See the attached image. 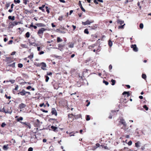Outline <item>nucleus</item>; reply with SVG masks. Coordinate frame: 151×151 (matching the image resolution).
Returning <instances> with one entry per match:
<instances>
[{"mask_svg":"<svg viewBox=\"0 0 151 151\" xmlns=\"http://www.w3.org/2000/svg\"><path fill=\"white\" fill-rule=\"evenodd\" d=\"M78 5L80 7V8H81V10L83 12H86V10L82 6V4L81 3V1H79Z\"/></svg>","mask_w":151,"mask_h":151,"instance_id":"10","label":"nucleus"},{"mask_svg":"<svg viewBox=\"0 0 151 151\" xmlns=\"http://www.w3.org/2000/svg\"><path fill=\"white\" fill-rule=\"evenodd\" d=\"M131 47L133 48V50L134 52H137L138 51V48L136 44L131 45Z\"/></svg>","mask_w":151,"mask_h":151,"instance_id":"4","label":"nucleus"},{"mask_svg":"<svg viewBox=\"0 0 151 151\" xmlns=\"http://www.w3.org/2000/svg\"><path fill=\"white\" fill-rule=\"evenodd\" d=\"M35 65H36L37 66H40V65H41V64H35Z\"/></svg>","mask_w":151,"mask_h":151,"instance_id":"63","label":"nucleus"},{"mask_svg":"<svg viewBox=\"0 0 151 151\" xmlns=\"http://www.w3.org/2000/svg\"><path fill=\"white\" fill-rule=\"evenodd\" d=\"M96 148H97L99 147L100 144L98 143H97L96 144Z\"/></svg>","mask_w":151,"mask_h":151,"instance_id":"48","label":"nucleus"},{"mask_svg":"<svg viewBox=\"0 0 151 151\" xmlns=\"http://www.w3.org/2000/svg\"><path fill=\"white\" fill-rule=\"evenodd\" d=\"M45 77L46 78L45 81L46 82H47L48 81V80L49 79V77L47 76H45Z\"/></svg>","mask_w":151,"mask_h":151,"instance_id":"41","label":"nucleus"},{"mask_svg":"<svg viewBox=\"0 0 151 151\" xmlns=\"http://www.w3.org/2000/svg\"><path fill=\"white\" fill-rule=\"evenodd\" d=\"M8 19H9L14 20V16H13L12 17L11 16H10L8 17Z\"/></svg>","mask_w":151,"mask_h":151,"instance_id":"29","label":"nucleus"},{"mask_svg":"<svg viewBox=\"0 0 151 151\" xmlns=\"http://www.w3.org/2000/svg\"><path fill=\"white\" fill-rule=\"evenodd\" d=\"M112 66L111 65H110L109 66V70H111L112 69Z\"/></svg>","mask_w":151,"mask_h":151,"instance_id":"51","label":"nucleus"},{"mask_svg":"<svg viewBox=\"0 0 151 151\" xmlns=\"http://www.w3.org/2000/svg\"><path fill=\"white\" fill-rule=\"evenodd\" d=\"M52 114H54L55 116H57V112L56 110L54 108L52 109Z\"/></svg>","mask_w":151,"mask_h":151,"instance_id":"13","label":"nucleus"},{"mask_svg":"<svg viewBox=\"0 0 151 151\" xmlns=\"http://www.w3.org/2000/svg\"><path fill=\"white\" fill-rule=\"evenodd\" d=\"M112 42L111 41L109 40L108 42V45L110 47H111L112 45Z\"/></svg>","mask_w":151,"mask_h":151,"instance_id":"17","label":"nucleus"},{"mask_svg":"<svg viewBox=\"0 0 151 151\" xmlns=\"http://www.w3.org/2000/svg\"><path fill=\"white\" fill-rule=\"evenodd\" d=\"M66 133L70 135V136H74V134L75 133H74L73 132H67Z\"/></svg>","mask_w":151,"mask_h":151,"instance_id":"19","label":"nucleus"},{"mask_svg":"<svg viewBox=\"0 0 151 151\" xmlns=\"http://www.w3.org/2000/svg\"><path fill=\"white\" fill-rule=\"evenodd\" d=\"M143 107L147 111L148 109V107L146 105H144L143 106Z\"/></svg>","mask_w":151,"mask_h":151,"instance_id":"33","label":"nucleus"},{"mask_svg":"<svg viewBox=\"0 0 151 151\" xmlns=\"http://www.w3.org/2000/svg\"><path fill=\"white\" fill-rule=\"evenodd\" d=\"M51 128L54 131H55L56 129H57V127H54L53 126H51Z\"/></svg>","mask_w":151,"mask_h":151,"instance_id":"26","label":"nucleus"},{"mask_svg":"<svg viewBox=\"0 0 151 151\" xmlns=\"http://www.w3.org/2000/svg\"><path fill=\"white\" fill-rule=\"evenodd\" d=\"M125 25V24H124L123 25H120L118 26V28L119 29H123L124 28V26Z\"/></svg>","mask_w":151,"mask_h":151,"instance_id":"23","label":"nucleus"},{"mask_svg":"<svg viewBox=\"0 0 151 151\" xmlns=\"http://www.w3.org/2000/svg\"><path fill=\"white\" fill-rule=\"evenodd\" d=\"M59 0L60 2H62L63 3H65L66 2L64 0Z\"/></svg>","mask_w":151,"mask_h":151,"instance_id":"53","label":"nucleus"},{"mask_svg":"<svg viewBox=\"0 0 151 151\" xmlns=\"http://www.w3.org/2000/svg\"><path fill=\"white\" fill-rule=\"evenodd\" d=\"M8 146V145H4L3 147V149L5 150H7L9 149Z\"/></svg>","mask_w":151,"mask_h":151,"instance_id":"18","label":"nucleus"},{"mask_svg":"<svg viewBox=\"0 0 151 151\" xmlns=\"http://www.w3.org/2000/svg\"><path fill=\"white\" fill-rule=\"evenodd\" d=\"M74 46V45L73 44L71 43L70 44L68 45V47L70 48H73Z\"/></svg>","mask_w":151,"mask_h":151,"instance_id":"36","label":"nucleus"},{"mask_svg":"<svg viewBox=\"0 0 151 151\" xmlns=\"http://www.w3.org/2000/svg\"><path fill=\"white\" fill-rule=\"evenodd\" d=\"M23 65L21 63H19L18 64V67L19 68H21L23 67Z\"/></svg>","mask_w":151,"mask_h":151,"instance_id":"42","label":"nucleus"},{"mask_svg":"<svg viewBox=\"0 0 151 151\" xmlns=\"http://www.w3.org/2000/svg\"><path fill=\"white\" fill-rule=\"evenodd\" d=\"M94 22V21L93 20H91L90 21L88 20L85 22H82V24L83 25H85L87 24H90L91 23L93 22Z\"/></svg>","mask_w":151,"mask_h":151,"instance_id":"3","label":"nucleus"},{"mask_svg":"<svg viewBox=\"0 0 151 151\" xmlns=\"http://www.w3.org/2000/svg\"><path fill=\"white\" fill-rule=\"evenodd\" d=\"M46 29L44 28H42L39 29L37 32V34L39 35L42 37V36L43 35L44 32Z\"/></svg>","mask_w":151,"mask_h":151,"instance_id":"2","label":"nucleus"},{"mask_svg":"<svg viewBox=\"0 0 151 151\" xmlns=\"http://www.w3.org/2000/svg\"><path fill=\"white\" fill-rule=\"evenodd\" d=\"M100 50L99 49V46L98 47V48H97L96 49H94L93 50V51L94 52H95L96 51L97 52H99L100 51Z\"/></svg>","mask_w":151,"mask_h":151,"instance_id":"22","label":"nucleus"},{"mask_svg":"<svg viewBox=\"0 0 151 151\" xmlns=\"http://www.w3.org/2000/svg\"><path fill=\"white\" fill-rule=\"evenodd\" d=\"M84 33L85 34H88L89 33L88 30L87 29H85L84 30Z\"/></svg>","mask_w":151,"mask_h":151,"instance_id":"25","label":"nucleus"},{"mask_svg":"<svg viewBox=\"0 0 151 151\" xmlns=\"http://www.w3.org/2000/svg\"><path fill=\"white\" fill-rule=\"evenodd\" d=\"M44 105V103L41 104L40 105V106L41 107H42Z\"/></svg>","mask_w":151,"mask_h":151,"instance_id":"64","label":"nucleus"},{"mask_svg":"<svg viewBox=\"0 0 151 151\" xmlns=\"http://www.w3.org/2000/svg\"><path fill=\"white\" fill-rule=\"evenodd\" d=\"M58 49L61 50L63 49V47L65 46L64 43H63V44H59L58 45Z\"/></svg>","mask_w":151,"mask_h":151,"instance_id":"7","label":"nucleus"},{"mask_svg":"<svg viewBox=\"0 0 151 151\" xmlns=\"http://www.w3.org/2000/svg\"><path fill=\"white\" fill-rule=\"evenodd\" d=\"M121 124H122L123 125V126L121 127V129H123L124 131H127L128 132H130L131 131V129H129V128L127 127V126L126 122H125L124 119H120V120L119 122V124H118V125L120 126V125Z\"/></svg>","mask_w":151,"mask_h":151,"instance_id":"1","label":"nucleus"},{"mask_svg":"<svg viewBox=\"0 0 151 151\" xmlns=\"http://www.w3.org/2000/svg\"><path fill=\"white\" fill-rule=\"evenodd\" d=\"M94 2L96 4H98V2L96 0H94Z\"/></svg>","mask_w":151,"mask_h":151,"instance_id":"56","label":"nucleus"},{"mask_svg":"<svg viewBox=\"0 0 151 151\" xmlns=\"http://www.w3.org/2000/svg\"><path fill=\"white\" fill-rule=\"evenodd\" d=\"M19 22H14L9 24V28H12L14 26L18 24Z\"/></svg>","mask_w":151,"mask_h":151,"instance_id":"5","label":"nucleus"},{"mask_svg":"<svg viewBox=\"0 0 151 151\" xmlns=\"http://www.w3.org/2000/svg\"><path fill=\"white\" fill-rule=\"evenodd\" d=\"M132 143V142L131 141H130L128 143V145H131Z\"/></svg>","mask_w":151,"mask_h":151,"instance_id":"52","label":"nucleus"},{"mask_svg":"<svg viewBox=\"0 0 151 151\" xmlns=\"http://www.w3.org/2000/svg\"><path fill=\"white\" fill-rule=\"evenodd\" d=\"M21 46L23 48H26V46L25 45L22 44L21 45Z\"/></svg>","mask_w":151,"mask_h":151,"instance_id":"47","label":"nucleus"},{"mask_svg":"<svg viewBox=\"0 0 151 151\" xmlns=\"http://www.w3.org/2000/svg\"><path fill=\"white\" fill-rule=\"evenodd\" d=\"M26 106V105L22 103L19 105V107L20 109H22Z\"/></svg>","mask_w":151,"mask_h":151,"instance_id":"15","label":"nucleus"},{"mask_svg":"<svg viewBox=\"0 0 151 151\" xmlns=\"http://www.w3.org/2000/svg\"><path fill=\"white\" fill-rule=\"evenodd\" d=\"M30 26L31 27H33L35 29H36L37 28V27L36 26L32 24L30 25Z\"/></svg>","mask_w":151,"mask_h":151,"instance_id":"34","label":"nucleus"},{"mask_svg":"<svg viewBox=\"0 0 151 151\" xmlns=\"http://www.w3.org/2000/svg\"><path fill=\"white\" fill-rule=\"evenodd\" d=\"M86 121H89L90 119V116L88 115H86Z\"/></svg>","mask_w":151,"mask_h":151,"instance_id":"24","label":"nucleus"},{"mask_svg":"<svg viewBox=\"0 0 151 151\" xmlns=\"http://www.w3.org/2000/svg\"><path fill=\"white\" fill-rule=\"evenodd\" d=\"M122 95L124 96V97H125L126 95H127V97H128L130 96V93L129 91H124L122 93Z\"/></svg>","mask_w":151,"mask_h":151,"instance_id":"8","label":"nucleus"},{"mask_svg":"<svg viewBox=\"0 0 151 151\" xmlns=\"http://www.w3.org/2000/svg\"><path fill=\"white\" fill-rule=\"evenodd\" d=\"M28 57V58H30V59L32 58L33 57V54H32L31 55H30Z\"/></svg>","mask_w":151,"mask_h":151,"instance_id":"45","label":"nucleus"},{"mask_svg":"<svg viewBox=\"0 0 151 151\" xmlns=\"http://www.w3.org/2000/svg\"><path fill=\"white\" fill-rule=\"evenodd\" d=\"M63 41V40L60 37H57V42H60Z\"/></svg>","mask_w":151,"mask_h":151,"instance_id":"20","label":"nucleus"},{"mask_svg":"<svg viewBox=\"0 0 151 151\" xmlns=\"http://www.w3.org/2000/svg\"><path fill=\"white\" fill-rule=\"evenodd\" d=\"M6 125V124L4 123V122H3L2 123L1 125V127H4Z\"/></svg>","mask_w":151,"mask_h":151,"instance_id":"46","label":"nucleus"},{"mask_svg":"<svg viewBox=\"0 0 151 151\" xmlns=\"http://www.w3.org/2000/svg\"><path fill=\"white\" fill-rule=\"evenodd\" d=\"M103 147L105 149H107V150L109 149L108 147L107 146H104Z\"/></svg>","mask_w":151,"mask_h":151,"instance_id":"57","label":"nucleus"},{"mask_svg":"<svg viewBox=\"0 0 151 151\" xmlns=\"http://www.w3.org/2000/svg\"><path fill=\"white\" fill-rule=\"evenodd\" d=\"M103 82L106 85H107L109 84V83L108 82L106 81H105L104 80L103 81Z\"/></svg>","mask_w":151,"mask_h":151,"instance_id":"40","label":"nucleus"},{"mask_svg":"<svg viewBox=\"0 0 151 151\" xmlns=\"http://www.w3.org/2000/svg\"><path fill=\"white\" fill-rule=\"evenodd\" d=\"M18 85H17L15 88V90H17L18 89Z\"/></svg>","mask_w":151,"mask_h":151,"instance_id":"60","label":"nucleus"},{"mask_svg":"<svg viewBox=\"0 0 151 151\" xmlns=\"http://www.w3.org/2000/svg\"><path fill=\"white\" fill-rule=\"evenodd\" d=\"M10 6V4L9 3H6V6L7 8H8L9 6Z\"/></svg>","mask_w":151,"mask_h":151,"instance_id":"49","label":"nucleus"},{"mask_svg":"<svg viewBox=\"0 0 151 151\" xmlns=\"http://www.w3.org/2000/svg\"><path fill=\"white\" fill-rule=\"evenodd\" d=\"M98 44L97 43H95L92 45H90L88 47V48L89 49L91 50H93V49L95 47L98 46Z\"/></svg>","mask_w":151,"mask_h":151,"instance_id":"6","label":"nucleus"},{"mask_svg":"<svg viewBox=\"0 0 151 151\" xmlns=\"http://www.w3.org/2000/svg\"><path fill=\"white\" fill-rule=\"evenodd\" d=\"M86 103H87V104L86 105V106H88L90 104V101L88 100L86 101Z\"/></svg>","mask_w":151,"mask_h":151,"instance_id":"27","label":"nucleus"},{"mask_svg":"<svg viewBox=\"0 0 151 151\" xmlns=\"http://www.w3.org/2000/svg\"><path fill=\"white\" fill-rule=\"evenodd\" d=\"M111 82L112 83L111 85H114L115 84L116 81L112 79L111 80Z\"/></svg>","mask_w":151,"mask_h":151,"instance_id":"30","label":"nucleus"},{"mask_svg":"<svg viewBox=\"0 0 151 151\" xmlns=\"http://www.w3.org/2000/svg\"><path fill=\"white\" fill-rule=\"evenodd\" d=\"M63 19V17H59L58 18V19L60 21H61Z\"/></svg>","mask_w":151,"mask_h":151,"instance_id":"59","label":"nucleus"},{"mask_svg":"<svg viewBox=\"0 0 151 151\" xmlns=\"http://www.w3.org/2000/svg\"><path fill=\"white\" fill-rule=\"evenodd\" d=\"M27 93V92L25 91L24 90H23L22 91L20 92V94L22 95H24Z\"/></svg>","mask_w":151,"mask_h":151,"instance_id":"16","label":"nucleus"},{"mask_svg":"<svg viewBox=\"0 0 151 151\" xmlns=\"http://www.w3.org/2000/svg\"><path fill=\"white\" fill-rule=\"evenodd\" d=\"M33 148L32 147H29L28 150V151H33Z\"/></svg>","mask_w":151,"mask_h":151,"instance_id":"50","label":"nucleus"},{"mask_svg":"<svg viewBox=\"0 0 151 151\" xmlns=\"http://www.w3.org/2000/svg\"><path fill=\"white\" fill-rule=\"evenodd\" d=\"M74 115L72 114H69L68 115V118H71V121H73L74 120Z\"/></svg>","mask_w":151,"mask_h":151,"instance_id":"9","label":"nucleus"},{"mask_svg":"<svg viewBox=\"0 0 151 151\" xmlns=\"http://www.w3.org/2000/svg\"><path fill=\"white\" fill-rule=\"evenodd\" d=\"M26 37H27V38H28L29 37L30 35L29 32H28L26 33Z\"/></svg>","mask_w":151,"mask_h":151,"instance_id":"35","label":"nucleus"},{"mask_svg":"<svg viewBox=\"0 0 151 151\" xmlns=\"http://www.w3.org/2000/svg\"><path fill=\"white\" fill-rule=\"evenodd\" d=\"M23 119V118L22 117H20L19 118L17 119V121L18 122L20 120H22Z\"/></svg>","mask_w":151,"mask_h":151,"instance_id":"39","label":"nucleus"},{"mask_svg":"<svg viewBox=\"0 0 151 151\" xmlns=\"http://www.w3.org/2000/svg\"><path fill=\"white\" fill-rule=\"evenodd\" d=\"M81 117V115L79 114L76 115H74V118L75 119H77Z\"/></svg>","mask_w":151,"mask_h":151,"instance_id":"12","label":"nucleus"},{"mask_svg":"<svg viewBox=\"0 0 151 151\" xmlns=\"http://www.w3.org/2000/svg\"><path fill=\"white\" fill-rule=\"evenodd\" d=\"M14 2L15 3H19L20 2V0H14Z\"/></svg>","mask_w":151,"mask_h":151,"instance_id":"38","label":"nucleus"},{"mask_svg":"<svg viewBox=\"0 0 151 151\" xmlns=\"http://www.w3.org/2000/svg\"><path fill=\"white\" fill-rule=\"evenodd\" d=\"M15 63H14L12 64H9V65H9V66H10V67H14L15 66Z\"/></svg>","mask_w":151,"mask_h":151,"instance_id":"31","label":"nucleus"},{"mask_svg":"<svg viewBox=\"0 0 151 151\" xmlns=\"http://www.w3.org/2000/svg\"><path fill=\"white\" fill-rule=\"evenodd\" d=\"M97 25L95 24L91 27L89 26V27H90L92 29H95L97 28Z\"/></svg>","mask_w":151,"mask_h":151,"instance_id":"14","label":"nucleus"},{"mask_svg":"<svg viewBox=\"0 0 151 151\" xmlns=\"http://www.w3.org/2000/svg\"><path fill=\"white\" fill-rule=\"evenodd\" d=\"M139 27L141 29H142L143 28V24L142 23L140 24L139 25Z\"/></svg>","mask_w":151,"mask_h":151,"instance_id":"44","label":"nucleus"},{"mask_svg":"<svg viewBox=\"0 0 151 151\" xmlns=\"http://www.w3.org/2000/svg\"><path fill=\"white\" fill-rule=\"evenodd\" d=\"M31 88V86H29L27 87V89H29Z\"/></svg>","mask_w":151,"mask_h":151,"instance_id":"61","label":"nucleus"},{"mask_svg":"<svg viewBox=\"0 0 151 151\" xmlns=\"http://www.w3.org/2000/svg\"><path fill=\"white\" fill-rule=\"evenodd\" d=\"M28 1H28V0H23V3L25 5H26L27 4V2H28Z\"/></svg>","mask_w":151,"mask_h":151,"instance_id":"43","label":"nucleus"},{"mask_svg":"<svg viewBox=\"0 0 151 151\" xmlns=\"http://www.w3.org/2000/svg\"><path fill=\"white\" fill-rule=\"evenodd\" d=\"M126 86L128 88H130V86L128 85H126Z\"/></svg>","mask_w":151,"mask_h":151,"instance_id":"58","label":"nucleus"},{"mask_svg":"<svg viewBox=\"0 0 151 151\" xmlns=\"http://www.w3.org/2000/svg\"><path fill=\"white\" fill-rule=\"evenodd\" d=\"M5 96L6 97L7 99H11V97L10 96H7L6 94L5 95Z\"/></svg>","mask_w":151,"mask_h":151,"instance_id":"54","label":"nucleus"},{"mask_svg":"<svg viewBox=\"0 0 151 151\" xmlns=\"http://www.w3.org/2000/svg\"><path fill=\"white\" fill-rule=\"evenodd\" d=\"M45 6V5H43L41 7H39V9L42 10V11H44V10L43 9V8H44Z\"/></svg>","mask_w":151,"mask_h":151,"instance_id":"28","label":"nucleus"},{"mask_svg":"<svg viewBox=\"0 0 151 151\" xmlns=\"http://www.w3.org/2000/svg\"><path fill=\"white\" fill-rule=\"evenodd\" d=\"M40 64L42 65V66L43 67H46V64L44 63H40Z\"/></svg>","mask_w":151,"mask_h":151,"instance_id":"37","label":"nucleus"},{"mask_svg":"<svg viewBox=\"0 0 151 151\" xmlns=\"http://www.w3.org/2000/svg\"><path fill=\"white\" fill-rule=\"evenodd\" d=\"M72 27H73V30H75V29H76V27L75 26H74V25H72Z\"/></svg>","mask_w":151,"mask_h":151,"instance_id":"55","label":"nucleus"},{"mask_svg":"<svg viewBox=\"0 0 151 151\" xmlns=\"http://www.w3.org/2000/svg\"><path fill=\"white\" fill-rule=\"evenodd\" d=\"M139 142H136L135 143V147H139Z\"/></svg>","mask_w":151,"mask_h":151,"instance_id":"32","label":"nucleus"},{"mask_svg":"<svg viewBox=\"0 0 151 151\" xmlns=\"http://www.w3.org/2000/svg\"><path fill=\"white\" fill-rule=\"evenodd\" d=\"M142 78L144 79L145 80L146 78V77H147V76H146V75L145 74H142Z\"/></svg>","mask_w":151,"mask_h":151,"instance_id":"21","label":"nucleus"},{"mask_svg":"<svg viewBox=\"0 0 151 151\" xmlns=\"http://www.w3.org/2000/svg\"><path fill=\"white\" fill-rule=\"evenodd\" d=\"M44 52H43V51H41V52H40L39 54L40 55H42V54H43L44 53Z\"/></svg>","mask_w":151,"mask_h":151,"instance_id":"62","label":"nucleus"},{"mask_svg":"<svg viewBox=\"0 0 151 151\" xmlns=\"http://www.w3.org/2000/svg\"><path fill=\"white\" fill-rule=\"evenodd\" d=\"M116 22L118 24H119L120 25H122L124 23V21L121 20L119 19H117Z\"/></svg>","mask_w":151,"mask_h":151,"instance_id":"11","label":"nucleus"}]
</instances>
